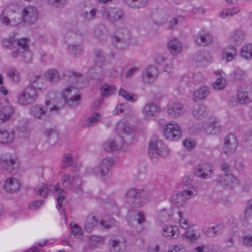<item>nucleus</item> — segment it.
Returning a JSON list of instances; mask_svg holds the SVG:
<instances>
[{
    "mask_svg": "<svg viewBox=\"0 0 252 252\" xmlns=\"http://www.w3.org/2000/svg\"><path fill=\"white\" fill-rule=\"evenodd\" d=\"M151 198L150 193L145 190L131 188L126 191L125 199L126 202L134 208H139L148 203Z\"/></svg>",
    "mask_w": 252,
    "mask_h": 252,
    "instance_id": "nucleus-1",
    "label": "nucleus"
},
{
    "mask_svg": "<svg viewBox=\"0 0 252 252\" xmlns=\"http://www.w3.org/2000/svg\"><path fill=\"white\" fill-rule=\"evenodd\" d=\"M148 154L152 160H156L159 157H167L170 150L162 140L155 136L149 142Z\"/></svg>",
    "mask_w": 252,
    "mask_h": 252,
    "instance_id": "nucleus-2",
    "label": "nucleus"
},
{
    "mask_svg": "<svg viewBox=\"0 0 252 252\" xmlns=\"http://www.w3.org/2000/svg\"><path fill=\"white\" fill-rule=\"evenodd\" d=\"M45 103L46 106H42L40 105L32 106L29 110L31 115L36 119L44 122H47L51 119L52 113L53 111H58L63 106L59 107L57 105H54L51 107L49 106L50 101H46Z\"/></svg>",
    "mask_w": 252,
    "mask_h": 252,
    "instance_id": "nucleus-3",
    "label": "nucleus"
},
{
    "mask_svg": "<svg viewBox=\"0 0 252 252\" xmlns=\"http://www.w3.org/2000/svg\"><path fill=\"white\" fill-rule=\"evenodd\" d=\"M34 190L36 194L40 195L43 197H46L50 192L54 191L57 196L58 209L61 208L63 202L65 200V192L58 187L42 184L37 186Z\"/></svg>",
    "mask_w": 252,
    "mask_h": 252,
    "instance_id": "nucleus-4",
    "label": "nucleus"
},
{
    "mask_svg": "<svg viewBox=\"0 0 252 252\" xmlns=\"http://www.w3.org/2000/svg\"><path fill=\"white\" fill-rule=\"evenodd\" d=\"M18 48L12 52V56L14 58L22 57L23 61L28 63L32 59V54L29 50V41L26 38H22L18 39L16 43Z\"/></svg>",
    "mask_w": 252,
    "mask_h": 252,
    "instance_id": "nucleus-5",
    "label": "nucleus"
},
{
    "mask_svg": "<svg viewBox=\"0 0 252 252\" xmlns=\"http://www.w3.org/2000/svg\"><path fill=\"white\" fill-rule=\"evenodd\" d=\"M38 97L37 89L33 86H28L23 90L17 97V102L21 105L34 103Z\"/></svg>",
    "mask_w": 252,
    "mask_h": 252,
    "instance_id": "nucleus-6",
    "label": "nucleus"
},
{
    "mask_svg": "<svg viewBox=\"0 0 252 252\" xmlns=\"http://www.w3.org/2000/svg\"><path fill=\"white\" fill-rule=\"evenodd\" d=\"M131 39L129 31L126 27L118 28L114 35L113 42L119 49H123L128 45Z\"/></svg>",
    "mask_w": 252,
    "mask_h": 252,
    "instance_id": "nucleus-7",
    "label": "nucleus"
},
{
    "mask_svg": "<svg viewBox=\"0 0 252 252\" xmlns=\"http://www.w3.org/2000/svg\"><path fill=\"white\" fill-rule=\"evenodd\" d=\"M116 132L125 143L129 144L133 140L132 127L126 122L121 121L118 122L116 126Z\"/></svg>",
    "mask_w": 252,
    "mask_h": 252,
    "instance_id": "nucleus-8",
    "label": "nucleus"
},
{
    "mask_svg": "<svg viewBox=\"0 0 252 252\" xmlns=\"http://www.w3.org/2000/svg\"><path fill=\"white\" fill-rule=\"evenodd\" d=\"M163 134L166 139L170 141H174L181 137L182 130L177 123L171 121L165 126L163 130Z\"/></svg>",
    "mask_w": 252,
    "mask_h": 252,
    "instance_id": "nucleus-9",
    "label": "nucleus"
},
{
    "mask_svg": "<svg viewBox=\"0 0 252 252\" xmlns=\"http://www.w3.org/2000/svg\"><path fill=\"white\" fill-rule=\"evenodd\" d=\"M238 146L236 136L233 134H228L223 139L222 151L226 155H231L236 152Z\"/></svg>",
    "mask_w": 252,
    "mask_h": 252,
    "instance_id": "nucleus-10",
    "label": "nucleus"
},
{
    "mask_svg": "<svg viewBox=\"0 0 252 252\" xmlns=\"http://www.w3.org/2000/svg\"><path fill=\"white\" fill-rule=\"evenodd\" d=\"M0 164L5 170L11 172L18 164V158L14 155L5 154L0 157Z\"/></svg>",
    "mask_w": 252,
    "mask_h": 252,
    "instance_id": "nucleus-11",
    "label": "nucleus"
},
{
    "mask_svg": "<svg viewBox=\"0 0 252 252\" xmlns=\"http://www.w3.org/2000/svg\"><path fill=\"white\" fill-rule=\"evenodd\" d=\"M113 164L114 161L110 158H104L98 167H95L92 169V173L96 176H104L108 174Z\"/></svg>",
    "mask_w": 252,
    "mask_h": 252,
    "instance_id": "nucleus-12",
    "label": "nucleus"
},
{
    "mask_svg": "<svg viewBox=\"0 0 252 252\" xmlns=\"http://www.w3.org/2000/svg\"><path fill=\"white\" fill-rule=\"evenodd\" d=\"M102 16L110 22L114 23L122 19L124 14L123 11L119 8L110 7L104 10Z\"/></svg>",
    "mask_w": 252,
    "mask_h": 252,
    "instance_id": "nucleus-13",
    "label": "nucleus"
},
{
    "mask_svg": "<svg viewBox=\"0 0 252 252\" xmlns=\"http://www.w3.org/2000/svg\"><path fill=\"white\" fill-rule=\"evenodd\" d=\"M38 17L36 8L32 6L26 7L23 11L22 18L23 20L29 24H34Z\"/></svg>",
    "mask_w": 252,
    "mask_h": 252,
    "instance_id": "nucleus-14",
    "label": "nucleus"
},
{
    "mask_svg": "<svg viewBox=\"0 0 252 252\" xmlns=\"http://www.w3.org/2000/svg\"><path fill=\"white\" fill-rule=\"evenodd\" d=\"M167 112L170 118H177L184 115L185 109L182 104L171 102L168 105Z\"/></svg>",
    "mask_w": 252,
    "mask_h": 252,
    "instance_id": "nucleus-15",
    "label": "nucleus"
},
{
    "mask_svg": "<svg viewBox=\"0 0 252 252\" xmlns=\"http://www.w3.org/2000/svg\"><path fill=\"white\" fill-rule=\"evenodd\" d=\"M160 112L158 106L153 102L147 103L143 107L142 113L146 120H150L155 116H157Z\"/></svg>",
    "mask_w": 252,
    "mask_h": 252,
    "instance_id": "nucleus-16",
    "label": "nucleus"
},
{
    "mask_svg": "<svg viewBox=\"0 0 252 252\" xmlns=\"http://www.w3.org/2000/svg\"><path fill=\"white\" fill-rule=\"evenodd\" d=\"M158 74L157 68L154 66H150L143 73L142 80L145 83H153L156 80Z\"/></svg>",
    "mask_w": 252,
    "mask_h": 252,
    "instance_id": "nucleus-17",
    "label": "nucleus"
},
{
    "mask_svg": "<svg viewBox=\"0 0 252 252\" xmlns=\"http://www.w3.org/2000/svg\"><path fill=\"white\" fill-rule=\"evenodd\" d=\"M72 91L71 87H68L64 89L63 93V96L64 102L67 103L71 107H75L80 103V96L79 94L72 95L69 97V95Z\"/></svg>",
    "mask_w": 252,
    "mask_h": 252,
    "instance_id": "nucleus-18",
    "label": "nucleus"
},
{
    "mask_svg": "<svg viewBox=\"0 0 252 252\" xmlns=\"http://www.w3.org/2000/svg\"><path fill=\"white\" fill-rule=\"evenodd\" d=\"M196 44L200 46H206L213 41V37L207 32L200 31L194 36Z\"/></svg>",
    "mask_w": 252,
    "mask_h": 252,
    "instance_id": "nucleus-19",
    "label": "nucleus"
},
{
    "mask_svg": "<svg viewBox=\"0 0 252 252\" xmlns=\"http://www.w3.org/2000/svg\"><path fill=\"white\" fill-rule=\"evenodd\" d=\"M20 186L21 184L18 179L10 177L5 181L3 188L6 192L13 193L18 191Z\"/></svg>",
    "mask_w": 252,
    "mask_h": 252,
    "instance_id": "nucleus-20",
    "label": "nucleus"
},
{
    "mask_svg": "<svg viewBox=\"0 0 252 252\" xmlns=\"http://www.w3.org/2000/svg\"><path fill=\"white\" fill-rule=\"evenodd\" d=\"M194 174L198 177L207 179L210 177L212 173L211 166L209 164L200 165L194 168Z\"/></svg>",
    "mask_w": 252,
    "mask_h": 252,
    "instance_id": "nucleus-21",
    "label": "nucleus"
},
{
    "mask_svg": "<svg viewBox=\"0 0 252 252\" xmlns=\"http://www.w3.org/2000/svg\"><path fill=\"white\" fill-rule=\"evenodd\" d=\"M191 179L189 177H184L183 179V182L185 184V186L184 190L181 192L183 195L186 197V200L195 195V188L191 185Z\"/></svg>",
    "mask_w": 252,
    "mask_h": 252,
    "instance_id": "nucleus-22",
    "label": "nucleus"
},
{
    "mask_svg": "<svg viewBox=\"0 0 252 252\" xmlns=\"http://www.w3.org/2000/svg\"><path fill=\"white\" fill-rule=\"evenodd\" d=\"M178 229L175 225H165L161 230V235L168 239H174L178 236Z\"/></svg>",
    "mask_w": 252,
    "mask_h": 252,
    "instance_id": "nucleus-23",
    "label": "nucleus"
},
{
    "mask_svg": "<svg viewBox=\"0 0 252 252\" xmlns=\"http://www.w3.org/2000/svg\"><path fill=\"white\" fill-rule=\"evenodd\" d=\"M219 181L222 184L230 188L239 184L238 179L231 174L224 173L220 176Z\"/></svg>",
    "mask_w": 252,
    "mask_h": 252,
    "instance_id": "nucleus-24",
    "label": "nucleus"
},
{
    "mask_svg": "<svg viewBox=\"0 0 252 252\" xmlns=\"http://www.w3.org/2000/svg\"><path fill=\"white\" fill-rule=\"evenodd\" d=\"M237 54V51L234 46H228L222 50L221 57L222 60L229 62L233 60Z\"/></svg>",
    "mask_w": 252,
    "mask_h": 252,
    "instance_id": "nucleus-25",
    "label": "nucleus"
},
{
    "mask_svg": "<svg viewBox=\"0 0 252 252\" xmlns=\"http://www.w3.org/2000/svg\"><path fill=\"white\" fill-rule=\"evenodd\" d=\"M13 14H15V10L13 9L10 6L6 7L0 15V22L6 26H10V17Z\"/></svg>",
    "mask_w": 252,
    "mask_h": 252,
    "instance_id": "nucleus-26",
    "label": "nucleus"
},
{
    "mask_svg": "<svg viewBox=\"0 0 252 252\" xmlns=\"http://www.w3.org/2000/svg\"><path fill=\"white\" fill-rule=\"evenodd\" d=\"M210 89L206 86H202L196 90L193 93V100L195 101L205 99L209 94Z\"/></svg>",
    "mask_w": 252,
    "mask_h": 252,
    "instance_id": "nucleus-27",
    "label": "nucleus"
},
{
    "mask_svg": "<svg viewBox=\"0 0 252 252\" xmlns=\"http://www.w3.org/2000/svg\"><path fill=\"white\" fill-rule=\"evenodd\" d=\"M245 34L244 32L239 30L233 31L230 34L228 40L231 43H234L236 45L241 44L245 39Z\"/></svg>",
    "mask_w": 252,
    "mask_h": 252,
    "instance_id": "nucleus-28",
    "label": "nucleus"
},
{
    "mask_svg": "<svg viewBox=\"0 0 252 252\" xmlns=\"http://www.w3.org/2000/svg\"><path fill=\"white\" fill-rule=\"evenodd\" d=\"M193 117L197 119H204L208 115L207 108L203 104L198 105L194 107L192 110Z\"/></svg>",
    "mask_w": 252,
    "mask_h": 252,
    "instance_id": "nucleus-29",
    "label": "nucleus"
},
{
    "mask_svg": "<svg viewBox=\"0 0 252 252\" xmlns=\"http://www.w3.org/2000/svg\"><path fill=\"white\" fill-rule=\"evenodd\" d=\"M208 120L209 121L207 123V127H205L206 132L213 134L219 132L221 130V126L216 122L215 119L209 118Z\"/></svg>",
    "mask_w": 252,
    "mask_h": 252,
    "instance_id": "nucleus-30",
    "label": "nucleus"
},
{
    "mask_svg": "<svg viewBox=\"0 0 252 252\" xmlns=\"http://www.w3.org/2000/svg\"><path fill=\"white\" fill-rule=\"evenodd\" d=\"M237 95L239 104H247L252 101V94L248 92L244 91L243 89H240L238 91Z\"/></svg>",
    "mask_w": 252,
    "mask_h": 252,
    "instance_id": "nucleus-31",
    "label": "nucleus"
},
{
    "mask_svg": "<svg viewBox=\"0 0 252 252\" xmlns=\"http://www.w3.org/2000/svg\"><path fill=\"white\" fill-rule=\"evenodd\" d=\"M168 48L170 53L173 55H177L182 50L181 43L177 39H171L168 44Z\"/></svg>",
    "mask_w": 252,
    "mask_h": 252,
    "instance_id": "nucleus-32",
    "label": "nucleus"
},
{
    "mask_svg": "<svg viewBox=\"0 0 252 252\" xmlns=\"http://www.w3.org/2000/svg\"><path fill=\"white\" fill-rule=\"evenodd\" d=\"M216 75H220L213 84V88L216 90H220L224 88L226 85V81L224 78L222 76V74L224 73L222 70H218L214 72Z\"/></svg>",
    "mask_w": 252,
    "mask_h": 252,
    "instance_id": "nucleus-33",
    "label": "nucleus"
},
{
    "mask_svg": "<svg viewBox=\"0 0 252 252\" xmlns=\"http://www.w3.org/2000/svg\"><path fill=\"white\" fill-rule=\"evenodd\" d=\"M200 237V234L196 230L189 229L182 235L183 240L193 243Z\"/></svg>",
    "mask_w": 252,
    "mask_h": 252,
    "instance_id": "nucleus-34",
    "label": "nucleus"
},
{
    "mask_svg": "<svg viewBox=\"0 0 252 252\" xmlns=\"http://www.w3.org/2000/svg\"><path fill=\"white\" fill-rule=\"evenodd\" d=\"M101 115L98 113H93L88 119L84 120L82 122V126L88 127L96 125L101 119Z\"/></svg>",
    "mask_w": 252,
    "mask_h": 252,
    "instance_id": "nucleus-35",
    "label": "nucleus"
},
{
    "mask_svg": "<svg viewBox=\"0 0 252 252\" xmlns=\"http://www.w3.org/2000/svg\"><path fill=\"white\" fill-rule=\"evenodd\" d=\"M98 220L93 215H89L84 225L85 229L88 232H91L98 225Z\"/></svg>",
    "mask_w": 252,
    "mask_h": 252,
    "instance_id": "nucleus-36",
    "label": "nucleus"
},
{
    "mask_svg": "<svg viewBox=\"0 0 252 252\" xmlns=\"http://www.w3.org/2000/svg\"><path fill=\"white\" fill-rule=\"evenodd\" d=\"M14 111L12 107L7 105L0 110V122H3L8 120Z\"/></svg>",
    "mask_w": 252,
    "mask_h": 252,
    "instance_id": "nucleus-37",
    "label": "nucleus"
},
{
    "mask_svg": "<svg viewBox=\"0 0 252 252\" xmlns=\"http://www.w3.org/2000/svg\"><path fill=\"white\" fill-rule=\"evenodd\" d=\"M104 241V238L100 236H91L88 240L89 247L91 249L96 248L102 245Z\"/></svg>",
    "mask_w": 252,
    "mask_h": 252,
    "instance_id": "nucleus-38",
    "label": "nucleus"
},
{
    "mask_svg": "<svg viewBox=\"0 0 252 252\" xmlns=\"http://www.w3.org/2000/svg\"><path fill=\"white\" fill-rule=\"evenodd\" d=\"M95 64L98 66L101 67L105 63V58L103 51L99 49H96L94 51Z\"/></svg>",
    "mask_w": 252,
    "mask_h": 252,
    "instance_id": "nucleus-39",
    "label": "nucleus"
},
{
    "mask_svg": "<svg viewBox=\"0 0 252 252\" xmlns=\"http://www.w3.org/2000/svg\"><path fill=\"white\" fill-rule=\"evenodd\" d=\"M45 78L48 81L57 82L60 79V75L55 69H49L45 72Z\"/></svg>",
    "mask_w": 252,
    "mask_h": 252,
    "instance_id": "nucleus-40",
    "label": "nucleus"
},
{
    "mask_svg": "<svg viewBox=\"0 0 252 252\" xmlns=\"http://www.w3.org/2000/svg\"><path fill=\"white\" fill-rule=\"evenodd\" d=\"M115 91V88L114 86L106 83L102 84L100 88L101 94L103 97H108L112 95Z\"/></svg>",
    "mask_w": 252,
    "mask_h": 252,
    "instance_id": "nucleus-41",
    "label": "nucleus"
},
{
    "mask_svg": "<svg viewBox=\"0 0 252 252\" xmlns=\"http://www.w3.org/2000/svg\"><path fill=\"white\" fill-rule=\"evenodd\" d=\"M96 15V9L93 8L89 10L83 9L81 16L86 20L90 21L94 19Z\"/></svg>",
    "mask_w": 252,
    "mask_h": 252,
    "instance_id": "nucleus-42",
    "label": "nucleus"
},
{
    "mask_svg": "<svg viewBox=\"0 0 252 252\" xmlns=\"http://www.w3.org/2000/svg\"><path fill=\"white\" fill-rule=\"evenodd\" d=\"M177 215L179 218L178 221L180 226L182 228L186 230V231L190 229L192 227V225L190 222L183 217V214L181 211H179L178 212Z\"/></svg>",
    "mask_w": 252,
    "mask_h": 252,
    "instance_id": "nucleus-43",
    "label": "nucleus"
},
{
    "mask_svg": "<svg viewBox=\"0 0 252 252\" xmlns=\"http://www.w3.org/2000/svg\"><path fill=\"white\" fill-rule=\"evenodd\" d=\"M14 139L13 132H9L6 130H0V143H6L11 142Z\"/></svg>",
    "mask_w": 252,
    "mask_h": 252,
    "instance_id": "nucleus-44",
    "label": "nucleus"
},
{
    "mask_svg": "<svg viewBox=\"0 0 252 252\" xmlns=\"http://www.w3.org/2000/svg\"><path fill=\"white\" fill-rule=\"evenodd\" d=\"M93 34L98 40L104 39L106 36L105 27L102 25L96 26L93 31Z\"/></svg>",
    "mask_w": 252,
    "mask_h": 252,
    "instance_id": "nucleus-45",
    "label": "nucleus"
},
{
    "mask_svg": "<svg viewBox=\"0 0 252 252\" xmlns=\"http://www.w3.org/2000/svg\"><path fill=\"white\" fill-rule=\"evenodd\" d=\"M67 51L71 55L74 57H78L82 53L81 46L79 44H69L67 47Z\"/></svg>",
    "mask_w": 252,
    "mask_h": 252,
    "instance_id": "nucleus-46",
    "label": "nucleus"
},
{
    "mask_svg": "<svg viewBox=\"0 0 252 252\" xmlns=\"http://www.w3.org/2000/svg\"><path fill=\"white\" fill-rule=\"evenodd\" d=\"M74 178L70 176L69 174L64 173L63 175L61 182L63 186L66 189H70L73 183Z\"/></svg>",
    "mask_w": 252,
    "mask_h": 252,
    "instance_id": "nucleus-47",
    "label": "nucleus"
},
{
    "mask_svg": "<svg viewBox=\"0 0 252 252\" xmlns=\"http://www.w3.org/2000/svg\"><path fill=\"white\" fill-rule=\"evenodd\" d=\"M241 55L242 58L246 59L252 58V44L245 45L241 49Z\"/></svg>",
    "mask_w": 252,
    "mask_h": 252,
    "instance_id": "nucleus-48",
    "label": "nucleus"
},
{
    "mask_svg": "<svg viewBox=\"0 0 252 252\" xmlns=\"http://www.w3.org/2000/svg\"><path fill=\"white\" fill-rule=\"evenodd\" d=\"M15 34H14L12 36H9L7 38H4L2 40L1 43L2 46L4 48H8L10 45H12L14 48L13 50H16V49L18 48L17 47V45H16L17 42L18 41V39L15 40H14V36Z\"/></svg>",
    "mask_w": 252,
    "mask_h": 252,
    "instance_id": "nucleus-49",
    "label": "nucleus"
},
{
    "mask_svg": "<svg viewBox=\"0 0 252 252\" xmlns=\"http://www.w3.org/2000/svg\"><path fill=\"white\" fill-rule=\"evenodd\" d=\"M99 226L104 229H109L117 225V222L113 219H110L108 220H101L99 223Z\"/></svg>",
    "mask_w": 252,
    "mask_h": 252,
    "instance_id": "nucleus-50",
    "label": "nucleus"
},
{
    "mask_svg": "<svg viewBox=\"0 0 252 252\" xmlns=\"http://www.w3.org/2000/svg\"><path fill=\"white\" fill-rule=\"evenodd\" d=\"M184 17L181 15H177L171 18L169 20L168 29L171 30L174 29L175 27L179 24L184 21Z\"/></svg>",
    "mask_w": 252,
    "mask_h": 252,
    "instance_id": "nucleus-51",
    "label": "nucleus"
},
{
    "mask_svg": "<svg viewBox=\"0 0 252 252\" xmlns=\"http://www.w3.org/2000/svg\"><path fill=\"white\" fill-rule=\"evenodd\" d=\"M171 201L178 205H183L186 201V197L183 195L181 191H178L172 196Z\"/></svg>",
    "mask_w": 252,
    "mask_h": 252,
    "instance_id": "nucleus-52",
    "label": "nucleus"
},
{
    "mask_svg": "<svg viewBox=\"0 0 252 252\" xmlns=\"http://www.w3.org/2000/svg\"><path fill=\"white\" fill-rule=\"evenodd\" d=\"M240 11L239 7H235L232 9H224L219 14L221 18H225L228 16H232L237 13Z\"/></svg>",
    "mask_w": 252,
    "mask_h": 252,
    "instance_id": "nucleus-53",
    "label": "nucleus"
},
{
    "mask_svg": "<svg viewBox=\"0 0 252 252\" xmlns=\"http://www.w3.org/2000/svg\"><path fill=\"white\" fill-rule=\"evenodd\" d=\"M103 149L107 152H113L118 149V145L113 139H109L103 145Z\"/></svg>",
    "mask_w": 252,
    "mask_h": 252,
    "instance_id": "nucleus-54",
    "label": "nucleus"
},
{
    "mask_svg": "<svg viewBox=\"0 0 252 252\" xmlns=\"http://www.w3.org/2000/svg\"><path fill=\"white\" fill-rule=\"evenodd\" d=\"M232 75L235 80L242 81L245 78L246 73L244 70L240 68H237L233 72Z\"/></svg>",
    "mask_w": 252,
    "mask_h": 252,
    "instance_id": "nucleus-55",
    "label": "nucleus"
},
{
    "mask_svg": "<svg viewBox=\"0 0 252 252\" xmlns=\"http://www.w3.org/2000/svg\"><path fill=\"white\" fill-rule=\"evenodd\" d=\"M170 216L169 211L166 209H162L158 214V220L160 222L167 221L170 219Z\"/></svg>",
    "mask_w": 252,
    "mask_h": 252,
    "instance_id": "nucleus-56",
    "label": "nucleus"
},
{
    "mask_svg": "<svg viewBox=\"0 0 252 252\" xmlns=\"http://www.w3.org/2000/svg\"><path fill=\"white\" fill-rule=\"evenodd\" d=\"M223 228L224 226L223 225L219 224L207 228L205 232L207 234L212 232L214 235H219L221 233Z\"/></svg>",
    "mask_w": 252,
    "mask_h": 252,
    "instance_id": "nucleus-57",
    "label": "nucleus"
},
{
    "mask_svg": "<svg viewBox=\"0 0 252 252\" xmlns=\"http://www.w3.org/2000/svg\"><path fill=\"white\" fill-rule=\"evenodd\" d=\"M7 76L15 82H17L20 79V75L18 71L14 68H10L7 72Z\"/></svg>",
    "mask_w": 252,
    "mask_h": 252,
    "instance_id": "nucleus-58",
    "label": "nucleus"
},
{
    "mask_svg": "<svg viewBox=\"0 0 252 252\" xmlns=\"http://www.w3.org/2000/svg\"><path fill=\"white\" fill-rule=\"evenodd\" d=\"M46 2L54 7H63L66 3V0H46Z\"/></svg>",
    "mask_w": 252,
    "mask_h": 252,
    "instance_id": "nucleus-59",
    "label": "nucleus"
},
{
    "mask_svg": "<svg viewBox=\"0 0 252 252\" xmlns=\"http://www.w3.org/2000/svg\"><path fill=\"white\" fill-rule=\"evenodd\" d=\"M119 94L123 97L125 99L131 102L136 101L137 97L135 96L133 97V94L130 93L126 92L123 89H121L119 91Z\"/></svg>",
    "mask_w": 252,
    "mask_h": 252,
    "instance_id": "nucleus-60",
    "label": "nucleus"
},
{
    "mask_svg": "<svg viewBox=\"0 0 252 252\" xmlns=\"http://www.w3.org/2000/svg\"><path fill=\"white\" fill-rule=\"evenodd\" d=\"M244 146L252 152V132L249 131L246 133Z\"/></svg>",
    "mask_w": 252,
    "mask_h": 252,
    "instance_id": "nucleus-61",
    "label": "nucleus"
},
{
    "mask_svg": "<svg viewBox=\"0 0 252 252\" xmlns=\"http://www.w3.org/2000/svg\"><path fill=\"white\" fill-rule=\"evenodd\" d=\"M72 158L70 154L66 153L64 154L63 158L62 167L66 168L72 164Z\"/></svg>",
    "mask_w": 252,
    "mask_h": 252,
    "instance_id": "nucleus-62",
    "label": "nucleus"
},
{
    "mask_svg": "<svg viewBox=\"0 0 252 252\" xmlns=\"http://www.w3.org/2000/svg\"><path fill=\"white\" fill-rule=\"evenodd\" d=\"M70 228L72 233L76 236H80L82 234V230L79 225L74 222L70 223Z\"/></svg>",
    "mask_w": 252,
    "mask_h": 252,
    "instance_id": "nucleus-63",
    "label": "nucleus"
},
{
    "mask_svg": "<svg viewBox=\"0 0 252 252\" xmlns=\"http://www.w3.org/2000/svg\"><path fill=\"white\" fill-rule=\"evenodd\" d=\"M252 216V199L248 202L247 206L244 211V217L246 220L251 218Z\"/></svg>",
    "mask_w": 252,
    "mask_h": 252,
    "instance_id": "nucleus-64",
    "label": "nucleus"
}]
</instances>
